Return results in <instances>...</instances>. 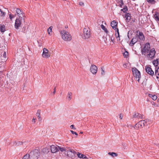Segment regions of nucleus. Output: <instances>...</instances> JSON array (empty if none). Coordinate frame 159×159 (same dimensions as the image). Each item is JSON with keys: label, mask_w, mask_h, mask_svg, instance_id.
I'll list each match as a JSON object with an SVG mask.
<instances>
[{"label": "nucleus", "mask_w": 159, "mask_h": 159, "mask_svg": "<svg viewBox=\"0 0 159 159\" xmlns=\"http://www.w3.org/2000/svg\"><path fill=\"white\" fill-rule=\"evenodd\" d=\"M128 127L132 129V128H134V129H135L136 128V127L134 126H132V125L130 124L129 125H128Z\"/></svg>", "instance_id": "58836bf2"}, {"label": "nucleus", "mask_w": 159, "mask_h": 159, "mask_svg": "<svg viewBox=\"0 0 159 159\" xmlns=\"http://www.w3.org/2000/svg\"><path fill=\"white\" fill-rule=\"evenodd\" d=\"M156 53V52L155 51L154 48H152L151 49L148 55L150 56V57L153 59L155 57V55Z\"/></svg>", "instance_id": "ddd939ff"}, {"label": "nucleus", "mask_w": 159, "mask_h": 159, "mask_svg": "<svg viewBox=\"0 0 159 159\" xmlns=\"http://www.w3.org/2000/svg\"><path fill=\"white\" fill-rule=\"evenodd\" d=\"M65 149H66V152L68 155L69 153V152L71 149H70V148L69 147L65 148Z\"/></svg>", "instance_id": "f704fd0d"}, {"label": "nucleus", "mask_w": 159, "mask_h": 159, "mask_svg": "<svg viewBox=\"0 0 159 159\" xmlns=\"http://www.w3.org/2000/svg\"><path fill=\"white\" fill-rule=\"evenodd\" d=\"M22 21L24 22L25 21L24 18H23V19H21L20 18H17L15 20V27L16 29H18L20 26Z\"/></svg>", "instance_id": "39448f33"}, {"label": "nucleus", "mask_w": 159, "mask_h": 159, "mask_svg": "<svg viewBox=\"0 0 159 159\" xmlns=\"http://www.w3.org/2000/svg\"><path fill=\"white\" fill-rule=\"evenodd\" d=\"M50 149L51 152L52 153H54L57 152L58 151V146L52 145L50 146Z\"/></svg>", "instance_id": "4468645a"}, {"label": "nucleus", "mask_w": 159, "mask_h": 159, "mask_svg": "<svg viewBox=\"0 0 159 159\" xmlns=\"http://www.w3.org/2000/svg\"><path fill=\"white\" fill-rule=\"evenodd\" d=\"M83 133V132H81V131L80 132V134H82Z\"/></svg>", "instance_id": "13d9d810"}, {"label": "nucleus", "mask_w": 159, "mask_h": 159, "mask_svg": "<svg viewBox=\"0 0 159 159\" xmlns=\"http://www.w3.org/2000/svg\"><path fill=\"white\" fill-rule=\"evenodd\" d=\"M150 43H146L143 49H142V54H143V53H148L150 51Z\"/></svg>", "instance_id": "423d86ee"}, {"label": "nucleus", "mask_w": 159, "mask_h": 159, "mask_svg": "<svg viewBox=\"0 0 159 159\" xmlns=\"http://www.w3.org/2000/svg\"><path fill=\"white\" fill-rule=\"evenodd\" d=\"M154 18L157 21H159V13L157 12H155L154 15Z\"/></svg>", "instance_id": "aec40b11"}, {"label": "nucleus", "mask_w": 159, "mask_h": 159, "mask_svg": "<svg viewBox=\"0 0 159 159\" xmlns=\"http://www.w3.org/2000/svg\"><path fill=\"white\" fill-rule=\"evenodd\" d=\"M52 26H50L48 29V32L49 35H51L50 32H52Z\"/></svg>", "instance_id": "2f4dec72"}, {"label": "nucleus", "mask_w": 159, "mask_h": 159, "mask_svg": "<svg viewBox=\"0 0 159 159\" xmlns=\"http://www.w3.org/2000/svg\"><path fill=\"white\" fill-rule=\"evenodd\" d=\"M113 29L115 30V36L117 38L118 40L120 41V36L119 35L118 29L117 28H116V29Z\"/></svg>", "instance_id": "f3484780"}, {"label": "nucleus", "mask_w": 159, "mask_h": 159, "mask_svg": "<svg viewBox=\"0 0 159 159\" xmlns=\"http://www.w3.org/2000/svg\"><path fill=\"white\" fill-rule=\"evenodd\" d=\"M79 4L81 6H83L84 5V3L83 2H79Z\"/></svg>", "instance_id": "49530a36"}, {"label": "nucleus", "mask_w": 159, "mask_h": 159, "mask_svg": "<svg viewBox=\"0 0 159 159\" xmlns=\"http://www.w3.org/2000/svg\"><path fill=\"white\" fill-rule=\"evenodd\" d=\"M121 11H122L124 13L126 12V11L128 10L127 7L126 6H125L123 9H121Z\"/></svg>", "instance_id": "7c9ffc66"}, {"label": "nucleus", "mask_w": 159, "mask_h": 159, "mask_svg": "<svg viewBox=\"0 0 159 159\" xmlns=\"http://www.w3.org/2000/svg\"><path fill=\"white\" fill-rule=\"evenodd\" d=\"M146 1L148 3L151 4H154L156 2V1L154 0H146Z\"/></svg>", "instance_id": "c756f323"}, {"label": "nucleus", "mask_w": 159, "mask_h": 159, "mask_svg": "<svg viewBox=\"0 0 159 159\" xmlns=\"http://www.w3.org/2000/svg\"><path fill=\"white\" fill-rule=\"evenodd\" d=\"M101 75H104L105 74V71L104 70V68L103 67H101Z\"/></svg>", "instance_id": "a19ab883"}, {"label": "nucleus", "mask_w": 159, "mask_h": 159, "mask_svg": "<svg viewBox=\"0 0 159 159\" xmlns=\"http://www.w3.org/2000/svg\"><path fill=\"white\" fill-rule=\"evenodd\" d=\"M145 70L146 72L150 75L152 76L154 75V72L152 70L150 67L148 66H146Z\"/></svg>", "instance_id": "9b49d317"}, {"label": "nucleus", "mask_w": 159, "mask_h": 159, "mask_svg": "<svg viewBox=\"0 0 159 159\" xmlns=\"http://www.w3.org/2000/svg\"><path fill=\"white\" fill-rule=\"evenodd\" d=\"M157 101H158L159 102V98L158 99Z\"/></svg>", "instance_id": "680f3d73"}, {"label": "nucleus", "mask_w": 159, "mask_h": 159, "mask_svg": "<svg viewBox=\"0 0 159 159\" xmlns=\"http://www.w3.org/2000/svg\"><path fill=\"white\" fill-rule=\"evenodd\" d=\"M118 23L115 20H113L111 22V26L113 29H116L117 27Z\"/></svg>", "instance_id": "dca6fc26"}, {"label": "nucleus", "mask_w": 159, "mask_h": 159, "mask_svg": "<svg viewBox=\"0 0 159 159\" xmlns=\"http://www.w3.org/2000/svg\"><path fill=\"white\" fill-rule=\"evenodd\" d=\"M29 158V154H27L23 157L22 159H28Z\"/></svg>", "instance_id": "c9c22d12"}, {"label": "nucleus", "mask_w": 159, "mask_h": 159, "mask_svg": "<svg viewBox=\"0 0 159 159\" xmlns=\"http://www.w3.org/2000/svg\"><path fill=\"white\" fill-rule=\"evenodd\" d=\"M91 72L93 74H95L97 71V67L95 65H92L90 68Z\"/></svg>", "instance_id": "9d476101"}, {"label": "nucleus", "mask_w": 159, "mask_h": 159, "mask_svg": "<svg viewBox=\"0 0 159 159\" xmlns=\"http://www.w3.org/2000/svg\"><path fill=\"white\" fill-rule=\"evenodd\" d=\"M120 1L121 4L119 5V6L120 7H121L122 6L124 5V3L122 0H120Z\"/></svg>", "instance_id": "c03bdc74"}, {"label": "nucleus", "mask_w": 159, "mask_h": 159, "mask_svg": "<svg viewBox=\"0 0 159 159\" xmlns=\"http://www.w3.org/2000/svg\"><path fill=\"white\" fill-rule=\"evenodd\" d=\"M139 118L143 119L144 118V117L143 115L139 114Z\"/></svg>", "instance_id": "37998d69"}, {"label": "nucleus", "mask_w": 159, "mask_h": 159, "mask_svg": "<svg viewBox=\"0 0 159 159\" xmlns=\"http://www.w3.org/2000/svg\"><path fill=\"white\" fill-rule=\"evenodd\" d=\"M138 32H139V34H137L136 35H137V38H138L140 40L144 41L145 38L143 33L140 32L139 30L137 31V33H138Z\"/></svg>", "instance_id": "f8f14e48"}, {"label": "nucleus", "mask_w": 159, "mask_h": 159, "mask_svg": "<svg viewBox=\"0 0 159 159\" xmlns=\"http://www.w3.org/2000/svg\"><path fill=\"white\" fill-rule=\"evenodd\" d=\"M85 159H88V158L87 157V158H86Z\"/></svg>", "instance_id": "e2e57ef3"}, {"label": "nucleus", "mask_w": 159, "mask_h": 159, "mask_svg": "<svg viewBox=\"0 0 159 159\" xmlns=\"http://www.w3.org/2000/svg\"><path fill=\"white\" fill-rule=\"evenodd\" d=\"M157 75H158V76H157V79H158V78H159V73H158V74H157Z\"/></svg>", "instance_id": "4d7b16f0"}, {"label": "nucleus", "mask_w": 159, "mask_h": 159, "mask_svg": "<svg viewBox=\"0 0 159 159\" xmlns=\"http://www.w3.org/2000/svg\"><path fill=\"white\" fill-rule=\"evenodd\" d=\"M133 75L135 77V80L139 82L140 78L141 77V75L140 71L135 67L132 68V69Z\"/></svg>", "instance_id": "7ed1b4c3"}, {"label": "nucleus", "mask_w": 159, "mask_h": 159, "mask_svg": "<svg viewBox=\"0 0 159 159\" xmlns=\"http://www.w3.org/2000/svg\"><path fill=\"white\" fill-rule=\"evenodd\" d=\"M38 117L39 121H41L42 120V119L41 118L40 116H39V117Z\"/></svg>", "instance_id": "864d4df0"}, {"label": "nucleus", "mask_w": 159, "mask_h": 159, "mask_svg": "<svg viewBox=\"0 0 159 159\" xmlns=\"http://www.w3.org/2000/svg\"><path fill=\"white\" fill-rule=\"evenodd\" d=\"M40 110H38L36 114V115L38 116V117H39V116H40Z\"/></svg>", "instance_id": "4c0bfd02"}, {"label": "nucleus", "mask_w": 159, "mask_h": 159, "mask_svg": "<svg viewBox=\"0 0 159 159\" xmlns=\"http://www.w3.org/2000/svg\"><path fill=\"white\" fill-rule=\"evenodd\" d=\"M6 14L5 12L3 11L1 9H0V16L2 17H4Z\"/></svg>", "instance_id": "cd10ccee"}, {"label": "nucleus", "mask_w": 159, "mask_h": 159, "mask_svg": "<svg viewBox=\"0 0 159 159\" xmlns=\"http://www.w3.org/2000/svg\"><path fill=\"white\" fill-rule=\"evenodd\" d=\"M42 152L44 153H46L48 152H49V150L47 148H44L43 149Z\"/></svg>", "instance_id": "c85d7f7f"}, {"label": "nucleus", "mask_w": 159, "mask_h": 159, "mask_svg": "<svg viewBox=\"0 0 159 159\" xmlns=\"http://www.w3.org/2000/svg\"><path fill=\"white\" fill-rule=\"evenodd\" d=\"M149 96L150 97L152 98V99L154 100H155L157 99V97L155 95H152V94H149Z\"/></svg>", "instance_id": "b1692460"}, {"label": "nucleus", "mask_w": 159, "mask_h": 159, "mask_svg": "<svg viewBox=\"0 0 159 159\" xmlns=\"http://www.w3.org/2000/svg\"><path fill=\"white\" fill-rule=\"evenodd\" d=\"M138 38L137 36H135L131 40L130 43V44L131 46H133L136 42L138 41Z\"/></svg>", "instance_id": "2eb2a0df"}, {"label": "nucleus", "mask_w": 159, "mask_h": 159, "mask_svg": "<svg viewBox=\"0 0 159 159\" xmlns=\"http://www.w3.org/2000/svg\"><path fill=\"white\" fill-rule=\"evenodd\" d=\"M56 93V88H55L54 89V91L53 92V94H55Z\"/></svg>", "instance_id": "5fc2aeb1"}, {"label": "nucleus", "mask_w": 159, "mask_h": 159, "mask_svg": "<svg viewBox=\"0 0 159 159\" xmlns=\"http://www.w3.org/2000/svg\"><path fill=\"white\" fill-rule=\"evenodd\" d=\"M58 148L61 152H66L65 148L61 147L58 146Z\"/></svg>", "instance_id": "bb28decb"}, {"label": "nucleus", "mask_w": 159, "mask_h": 159, "mask_svg": "<svg viewBox=\"0 0 159 159\" xmlns=\"http://www.w3.org/2000/svg\"><path fill=\"white\" fill-rule=\"evenodd\" d=\"M159 60L157 59L156 60H154L152 62L153 65L156 67L158 66L159 64Z\"/></svg>", "instance_id": "412c9836"}, {"label": "nucleus", "mask_w": 159, "mask_h": 159, "mask_svg": "<svg viewBox=\"0 0 159 159\" xmlns=\"http://www.w3.org/2000/svg\"><path fill=\"white\" fill-rule=\"evenodd\" d=\"M101 28L104 30L105 32L107 34L108 32V31L105 26L103 25H101Z\"/></svg>", "instance_id": "393cba45"}, {"label": "nucleus", "mask_w": 159, "mask_h": 159, "mask_svg": "<svg viewBox=\"0 0 159 159\" xmlns=\"http://www.w3.org/2000/svg\"><path fill=\"white\" fill-rule=\"evenodd\" d=\"M146 124H147L146 121H144V124H145V125H146Z\"/></svg>", "instance_id": "052dcab7"}, {"label": "nucleus", "mask_w": 159, "mask_h": 159, "mask_svg": "<svg viewBox=\"0 0 159 159\" xmlns=\"http://www.w3.org/2000/svg\"><path fill=\"white\" fill-rule=\"evenodd\" d=\"M72 94V93L71 92H69L68 93V97L69 98V100H70L71 99V95Z\"/></svg>", "instance_id": "e433bc0d"}, {"label": "nucleus", "mask_w": 159, "mask_h": 159, "mask_svg": "<svg viewBox=\"0 0 159 159\" xmlns=\"http://www.w3.org/2000/svg\"><path fill=\"white\" fill-rule=\"evenodd\" d=\"M40 152L38 149H35L30 152V159H38L39 157Z\"/></svg>", "instance_id": "f03ea898"}, {"label": "nucleus", "mask_w": 159, "mask_h": 159, "mask_svg": "<svg viewBox=\"0 0 159 159\" xmlns=\"http://www.w3.org/2000/svg\"><path fill=\"white\" fill-rule=\"evenodd\" d=\"M159 69V66L157 68V69L156 67L155 70V74L156 75H157V74L158 73V70Z\"/></svg>", "instance_id": "ea45409f"}, {"label": "nucleus", "mask_w": 159, "mask_h": 159, "mask_svg": "<svg viewBox=\"0 0 159 159\" xmlns=\"http://www.w3.org/2000/svg\"><path fill=\"white\" fill-rule=\"evenodd\" d=\"M108 154L110 155L112 157H114L115 156L116 157H117L118 156V154L115 152H109L108 153Z\"/></svg>", "instance_id": "a878e982"}, {"label": "nucleus", "mask_w": 159, "mask_h": 159, "mask_svg": "<svg viewBox=\"0 0 159 159\" xmlns=\"http://www.w3.org/2000/svg\"><path fill=\"white\" fill-rule=\"evenodd\" d=\"M71 152V153H72L74 154V155H75V154H76V152L73 149H71L70 151L69 152Z\"/></svg>", "instance_id": "79ce46f5"}, {"label": "nucleus", "mask_w": 159, "mask_h": 159, "mask_svg": "<svg viewBox=\"0 0 159 159\" xmlns=\"http://www.w3.org/2000/svg\"><path fill=\"white\" fill-rule=\"evenodd\" d=\"M9 17L11 20H12V19L13 18V16L12 15L10 14L9 15Z\"/></svg>", "instance_id": "de8ad7c7"}, {"label": "nucleus", "mask_w": 159, "mask_h": 159, "mask_svg": "<svg viewBox=\"0 0 159 159\" xmlns=\"http://www.w3.org/2000/svg\"><path fill=\"white\" fill-rule=\"evenodd\" d=\"M129 53L128 52L126 51L123 54V56L125 57H127L128 56Z\"/></svg>", "instance_id": "72a5a7b5"}, {"label": "nucleus", "mask_w": 159, "mask_h": 159, "mask_svg": "<svg viewBox=\"0 0 159 159\" xmlns=\"http://www.w3.org/2000/svg\"><path fill=\"white\" fill-rule=\"evenodd\" d=\"M123 117V116L121 114H120L119 115V117L120 119H122Z\"/></svg>", "instance_id": "8fccbe9b"}, {"label": "nucleus", "mask_w": 159, "mask_h": 159, "mask_svg": "<svg viewBox=\"0 0 159 159\" xmlns=\"http://www.w3.org/2000/svg\"><path fill=\"white\" fill-rule=\"evenodd\" d=\"M83 36L82 38L84 39H87L91 36V32L89 28L88 27L84 28L83 29Z\"/></svg>", "instance_id": "20e7f679"}, {"label": "nucleus", "mask_w": 159, "mask_h": 159, "mask_svg": "<svg viewBox=\"0 0 159 159\" xmlns=\"http://www.w3.org/2000/svg\"><path fill=\"white\" fill-rule=\"evenodd\" d=\"M23 142L20 141H15L13 143V145L15 146H19L22 145Z\"/></svg>", "instance_id": "5701e85b"}, {"label": "nucleus", "mask_w": 159, "mask_h": 159, "mask_svg": "<svg viewBox=\"0 0 159 159\" xmlns=\"http://www.w3.org/2000/svg\"><path fill=\"white\" fill-rule=\"evenodd\" d=\"M70 132L72 133V134H75L76 135H78L77 133L75 132H74L72 130H70Z\"/></svg>", "instance_id": "a18cd8bd"}, {"label": "nucleus", "mask_w": 159, "mask_h": 159, "mask_svg": "<svg viewBox=\"0 0 159 159\" xmlns=\"http://www.w3.org/2000/svg\"><path fill=\"white\" fill-rule=\"evenodd\" d=\"M77 155L78 156V157L80 158H82L83 159H85L86 158H87V157L85 155L81 154V153H80L79 152L78 153Z\"/></svg>", "instance_id": "6ab92c4d"}, {"label": "nucleus", "mask_w": 159, "mask_h": 159, "mask_svg": "<svg viewBox=\"0 0 159 159\" xmlns=\"http://www.w3.org/2000/svg\"><path fill=\"white\" fill-rule=\"evenodd\" d=\"M16 12L18 15V18H20L21 19H23L24 18V13H23V11L20 9H17L16 10Z\"/></svg>", "instance_id": "6e6552de"}, {"label": "nucleus", "mask_w": 159, "mask_h": 159, "mask_svg": "<svg viewBox=\"0 0 159 159\" xmlns=\"http://www.w3.org/2000/svg\"><path fill=\"white\" fill-rule=\"evenodd\" d=\"M68 28V26H65V28Z\"/></svg>", "instance_id": "bf43d9fd"}, {"label": "nucleus", "mask_w": 159, "mask_h": 159, "mask_svg": "<svg viewBox=\"0 0 159 159\" xmlns=\"http://www.w3.org/2000/svg\"><path fill=\"white\" fill-rule=\"evenodd\" d=\"M3 56L4 57H5L6 55V52H4L3 54Z\"/></svg>", "instance_id": "6e6d98bb"}, {"label": "nucleus", "mask_w": 159, "mask_h": 159, "mask_svg": "<svg viewBox=\"0 0 159 159\" xmlns=\"http://www.w3.org/2000/svg\"><path fill=\"white\" fill-rule=\"evenodd\" d=\"M125 17L127 22H129L131 19V15L129 13H126L125 15Z\"/></svg>", "instance_id": "a211bd4d"}, {"label": "nucleus", "mask_w": 159, "mask_h": 159, "mask_svg": "<svg viewBox=\"0 0 159 159\" xmlns=\"http://www.w3.org/2000/svg\"><path fill=\"white\" fill-rule=\"evenodd\" d=\"M50 53L48 50L46 48H44L42 53V56L43 58H47L50 57Z\"/></svg>", "instance_id": "0eeeda50"}, {"label": "nucleus", "mask_w": 159, "mask_h": 159, "mask_svg": "<svg viewBox=\"0 0 159 159\" xmlns=\"http://www.w3.org/2000/svg\"><path fill=\"white\" fill-rule=\"evenodd\" d=\"M70 127L71 129H76V128L74 127V125H70Z\"/></svg>", "instance_id": "09e8293b"}, {"label": "nucleus", "mask_w": 159, "mask_h": 159, "mask_svg": "<svg viewBox=\"0 0 159 159\" xmlns=\"http://www.w3.org/2000/svg\"><path fill=\"white\" fill-rule=\"evenodd\" d=\"M62 39L65 41H70L71 40L72 36L69 33L64 30L60 31Z\"/></svg>", "instance_id": "f257e3e1"}, {"label": "nucleus", "mask_w": 159, "mask_h": 159, "mask_svg": "<svg viewBox=\"0 0 159 159\" xmlns=\"http://www.w3.org/2000/svg\"><path fill=\"white\" fill-rule=\"evenodd\" d=\"M144 125V120H142L136 123L135 125V126L136 128H139L141 127H143Z\"/></svg>", "instance_id": "1a4fd4ad"}, {"label": "nucleus", "mask_w": 159, "mask_h": 159, "mask_svg": "<svg viewBox=\"0 0 159 159\" xmlns=\"http://www.w3.org/2000/svg\"><path fill=\"white\" fill-rule=\"evenodd\" d=\"M0 30L1 32L2 33L4 32L5 30V25L3 24H0Z\"/></svg>", "instance_id": "4be33fe9"}, {"label": "nucleus", "mask_w": 159, "mask_h": 159, "mask_svg": "<svg viewBox=\"0 0 159 159\" xmlns=\"http://www.w3.org/2000/svg\"><path fill=\"white\" fill-rule=\"evenodd\" d=\"M127 63H125V64H123V67L124 68H126L127 67Z\"/></svg>", "instance_id": "3c124183"}, {"label": "nucleus", "mask_w": 159, "mask_h": 159, "mask_svg": "<svg viewBox=\"0 0 159 159\" xmlns=\"http://www.w3.org/2000/svg\"><path fill=\"white\" fill-rule=\"evenodd\" d=\"M139 113H135V114L133 115V117L134 118H139Z\"/></svg>", "instance_id": "473e14b6"}, {"label": "nucleus", "mask_w": 159, "mask_h": 159, "mask_svg": "<svg viewBox=\"0 0 159 159\" xmlns=\"http://www.w3.org/2000/svg\"><path fill=\"white\" fill-rule=\"evenodd\" d=\"M35 120H36V119L34 118H33V120H32V122H34V123H35Z\"/></svg>", "instance_id": "603ef678"}]
</instances>
